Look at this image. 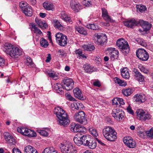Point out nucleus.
<instances>
[{"mask_svg":"<svg viewBox=\"0 0 153 153\" xmlns=\"http://www.w3.org/2000/svg\"><path fill=\"white\" fill-rule=\"evenodd\" d=\"M54 113L58 118L59 124L64 126H68L70 122L69 117L65 111L59 107L55 108Z\"/></svg>","mask_w":153,"mask_h":153,"instance_id":"1","label":"nucleus"},{"mask_svg":"<svg viewBox=\"0 0 153 153\" xmlns=\"http://www.w3.org/2000/svg\"><path fill=\"white\" fill-rule=\"evenodd\" d=\"M4 48L6 53L13 58L18 57L22 54V52L19 48L14 47L11 44L5 45Z\"/></svg>","mask_w":153,"mask_h":153,"instance_id":"2","label":"nucleus"},{"mask_svg":"<svg viewBox=\"0 0 153 153\" xmlns=\"http://www.w3.org/2000/svg\"><path fill=\"white\" fill-rule=\"evenodd\" d=\"M91 138V136L89 135H83L81 132H79L76 135L74 138V141L78 146H80L82 144L85 146Z\"/></svg>","mask_w":153,"mask_h":153,"instance_id":"3","label":"nucleus"},{"mask_svg":"<svg viewBox=\"0 0 153 153\" xmlns=\"http://www.w3.org/2000/svg\"><path fill=\"white\" fill-rule=\"evenodd\" d=\"M103 136L108 141H114L117 139L116 134L115 130L111 127L107 126L102 130Z\"/></svg>","mask_w":153,"mask_h":153,"instance_id":"4","label":"nucleus"},{"mask_svg":"<svg viewBox=\"0 0 153 153\" xmlns=\"http://www.w3.org/2000/svg\"><path fill=\"white\" fill-rule=\"evenodd\" d=\"M59 146L62 153H76V150L71 143H60Z\"/></svg>","mask_w":153,"mask_h":153,"instance_id":"5","label":"nucleus"},{"mask_svg":"<svg viewBox=\"0 0 153 153\" xmlns=\"http://www.w3.org/2000/svg\"><path fill=\"white\" fill-rule=\"evenodd\" d=\"M93 38L94 43L98 45H102L107 40L106 35L100 33L95 34Z\"/></svg>","mask_w":153,"mask_h":153,"instance_id":"6","label":"nucleus"},{"mask_svg":"<svg viewBox=\"0 0 153 153\" xmlns=\"http://www.w3.org/2000/svg\"><path fill=\"white\" fill-rule=\"evenodd\" d=\"M136 113L139 120L145 121L150 120L151 117V116L149 113L142 109L137 110Z\"/></svg>","mask_w":153,"mask_h":153,"instance_id":"7","label":"nucleus"},{"mask_svg":"<svg viewBox=\"0 0 153 153\" xmlns=\"http://www.w3.org/2000/svg\"><path fill=\"white\" fill-rule=\"evenodd\" d=\"M19 7L23 13L27 16H30L32 15V10L31 7L29 6L27 3L22 1L20 3Z\"/></svg>","mask_w":153,"mask_h":153,"instance_id":"8","label":"nucleus"},{"mask_svg":"<svg viewBox=\"0 0 153 153\" xmlns=\"http://www.w3.org/2000/svg\"><path fill=\"white\" fill-rule=\"evenodd\" d=\"M18 132L23 135L29 137H34L36 136V133L34 131L28 128L21 127H18L17 129Z\"/></svg>","mask_w":153,"mask_h":153,"instance_id":"9","label":"nucleus"},{"mask_svg":"<svg viewBox=\"0 0 153 153\" xmlns=\"http://www.w3.org/2000/svg\"><path fill=\"white\" fill-rule=\"evenodd\" d=\"M116 45L121 51L126 50V53L129 52V45L127 42L124 39L121 38L117 40L116 42Z\"/></svg>","mask_w":153,"mask_h":153,"instance_id":"10","label":"nucleus"},{"mask_svg":"<svg viewBox=\"0 0 153 153\" xmlns=\"http://www.w3.org/2000/svg\"><path fill=\"white\" fill-rule=\"evenodd\" d=\"M74 84L73 80L71 78H65L62 82V85L63 89L66 90H71L74 87Z\"/></svg>","mask_w":153,"mask_h":153,"instance_id":"11","label":"nucleus"},{"mask_svg":"<svg viewBox=\"0 0 153 153\" xmlns=\"http://www.w3.org/2000/svg\"><path fill=\"white\" fill-rule=\"evenodd\" d=\"M136 54L137 57L142 61H147L149 57V56L144 49L142 48H139L137 51Z\"/></svg>","mask_w":153,"mask_h":153,"instance_id":"12","label":"nucleus"},{"mask_svg":"<svg viewBox=\"0 0 153 153\" xmlns=\"http://www.w3.org/2000/svg\"><path fill=\"white\" fill-rule=\"evenodd\" d=\"M74 119L76 121L84 125L86 124L87 122L85 114L82 111L76 113L74 115Z\"/></svg>","mask_w":153,"mask_h":153,"instance_id":"13","label":"nucleus"},{"mask_svg":"<svg viewBox=\"0 0 153 153\" xmlns=\"http://www.w3.org/2000/svg\"><path fill=\"white\" fill-rule=\"evenodd\" d=\"M56 42L61 46H65L67 44V36L60 33H57L55 36Z\"/></svg>","mask_w":153,"mask_h":153,"instance_id":"14","label":"nucleus"},{"mask_svg":"<svg viewBox=\"0 0 153 153\" xmlns=\"http://www.w3.org/2000/svg\"><path fill=\"white\" fill-rule=\"evenodd\" d=\"M112 114V116L117 120L121 121L124 117L123 112L119 108L113 109Z\"/></svg>","mask_w":153,"mask_h":153,"instance_id":"15","label":"nucleus"},{"mask_svg":"<svg viewBox=\"0 0 153 153\" xmlns=\"http://www.w3.org/2000/svg\"><path fill=\"white\" fill-rule=\"evenodd\" d=\"M123 141L125 145L130 148H133L136 146L135 142L131 137H124Z\"/></svg>","mask_w":153,"mask_h":153,"instance_id":"16","label":"nucleus"},{"mask_svg":"<svg viewBox=\"0 0 153 153\" xmlns=\"http://www.w3.org/2000/svg\"><path fill=\"white\" fill-rule=\"evenodd\" d=\"M4 136L5 140L9 145L11 146L16 143L15 139L10 133L8 132H4Z\"/></svg>","mask_w":153,"mask_h":153,"instance_id":"17","label":"nucleus"},{"mask_svg":"<svg viewBox=\"0 0 153 153\" xmlns=\"http://www.w3.org/2000/svg\"><path fill=\"white\" fill-rule=\"evenodd\" d=\"M137 21L132 19L124 22L125 25L128 27L133 28V27L137 25Z\"/></svg>","mask_w":153,"mask_h":153,"instance_id":"18","label":"nucleus"},{"mask_svg":"<svg viewBox=\"0 0 153 153\" xmlns=\"http://www.w3.org/2000/svg\"><path fill=\"white\" fill-rule=\"evenodd\" d=\"M135 101L138 103L143 102L146 100L145 95L144 94H137L134 96Z\"/></svg>","mask_w":153,"mask_h":153,"instance_id":"19","label":"nucleus"},{"mask_svg":"<svg viewBox=\"0 0 153 153\" xmlns=\"http://www.w3.org/2000/svg\"><path fill=\"white\" fill-rule=\"evenodd\" d=\"M35 22L36 23L37 25L42 29H46L48 27L47 24L44 21H42L41 19H39L37 18L35 19Z\"/></svg>","mask_w":153,"mask_h":153,"instance_id":"20","label":"nucleus"},{"mask_svg":"<svg viewBox=\"0 0 153 153\" xmlns=\"http://www.w3.org/2000/svg\"><path fill=\"white\" fill-rule=\"evenodd\" d=\"M114 49V48H112L109 49V55L111 59L113 60H114L115 58L117 57L119 54L118 51L115 50Z\"/></svg>","mask_w":153,"mask_h":153,"instance_id":"21","label":"nucleus"},{"mask_svg":"<svg viewBox=\"0 0 153 153\" xmlns=\"http://www.w3.org/2000/svg\"><path fill=\"white\" fill-rule=\"evenodd\" d=\"M81 126L80 125L78 124H76L74 123H72L69 126V128L71 131L74 132H80V130L79 128Z\"/></svg>","mask_w":153,"mask_h":153,"instance_id":"22","label":"nucleus"},{"mask_svg":"<svg viewBox=\"0 0 153 153\" xmlns=\"http://www.w3.org/2000/svg\"><path fill=\"white\" fill-rule=\"evenodd\" d=\"M73 93L75 97L80 100H84V98L81 91L78 88H76L73 90Z\"/></svg>","mask_w":153,"mask_h":153,"instance_id":"23","label":"nucleus"},{"mask_svg":"<svg viewBox=\"0 0 153 153\" xmlns=\"http://www.w3.org/2000/svg\"><path fill=\"white\" fill-rule=\"evenodd\" d=\"M85 146H87L91 149H94L97 146L96 142L94 139L91 138Z\"/></svg>","mask_w":153,"mask_h":153,"instance_id":"24","label":"nucleus"},{"mask_svg":"<svg viewBox=\"0 0 153 153\" xmlns=\"http://www.w3.org/2000/svg\"><path fill=\"white\" fill-rule=\"evenodd\" d=\"M121 75L122 77L125 79H128L130 77L129 69L127 68H123L121 71Z\"/></svg>","mask_w":153,"mask_h":153,"instance_id":"25","label":"nucleus"},{"mask_svg":"<svg viewBox=\"0 0 153 153\" xmlns=\"http://www.w3.org/2000/svg\"><path fill=\"white\" fill-rule=\"evenodd\" d=\"M46 74L52 78L54 80H56L59 78V76L56 73L51 70H48L46 71Z\"/></svg>","mask_w":153,"mask_h":153,"instance_id":"26","label":"nucleus"},{"mask_svg":"<svg viewBox=\"0 0 153 153\" xmlns=\"http://www.w3.org/2000/svg\"><path fill=\"white\" fill-rule=\"evenodd\" d=\"M70 5L72 9L74 11L78 12L82 8V6L79 3L76 4V2L71 3Z\"/></svg>","mask_w":153,"mask_h":153,"instance_id":"27","label":"nucleus"},{"mask_svg":"<svg viewBox=\"0 0 153 153\" xmlns=\"http://www.w3.org/2000/svg\"><path fill=\"white\" fill-rule=\"evenodd\" d=\"M60 17L62 20L67 22L71 23L72 20L65 12H62L60 13Z\"/></svg>","mask_w":153,"mask_h":153,"instance_id":"28","label":"nucleus"},{"mask_svg":"<svg viewBox=\"0 0 153 153\" xmlns=\"http://www.w3.org/2000/svg\"><path fill=\"white\" fill-rule=\"evenodd\" d=\"M25 153H38L34 148L28 145L25 148Z\"/></svg>","mask_w":153,"mask_h":153,"instance_id":"29","label":"nucleus"},{"mask_svg":"<svg viewBox=\"0 0 153 153\" xmlns=\"http://www.w3.org/2000/svg\"><path fill=\"white\" fill-rule=\"evenodd\" d=\"M83 67L85 71L88 73H91L94 71L93 67L90 64H85L83 65Z\"/></svg>","mask_w":153,"mask_h":153,"instance_id":"30","label":"nucleus"},{"mask_svg":"<svg viewBox=\"0 0 153 153\" xmlns=\"http://www.w3.org/2000/svg\"><path fill=\"white\" fill-rule=\"evenodd\" d=\"M134 76L137 77L138 80L140 82H143L144 81V77L136 69H134Z\"/></svg>","mask_w":153,"mask_h":153,"instance_id":"31","label":"nucleus"},{"mask_svg":"<svg viewBox=\"0 0 153 153\" xmlns=\"http://www.w3.org/2000/svg\"><path fill=\"white\" fill-rule=\"evenodd\" d=\"M75 28L76 30L77 31L81 34H82L84 35H86L87 34V31L83 27L79 26H76L75 27Z\"/></svg>","mask_w":153,"mask_h":153,"instance_id":"32","label":"nucleus"},{"mask_svg":"<svg viewBox=\"0 0 153 153\" xmlns=\"http://www.w3.org/2000/svg\"><path fill=\"white\" fill-rule=\"evenodd\" d=\"M43 6L47 10H52L53 8V4L49 2H45L43 4Z\"/></svg>","mask_w":153,"mask_h":153,"instance_id":"33","label":"nucleus"},{"mask_svg":"<svg viewBox=\"0 0 153 153\" xmlns=\"http://www.w3.org/2000/svg\"><path fill=\"white\" fill-rule=\"evenodd\" d=\"M86 27L88 29L93 30H98L99 29V26L96 24H88Z\"/></svg>","mask_w":153,"mask_h":153,"instance_id":"34","label":"nucleus"},{"mask_svg":"<svg viewBox=\"0 0 153 153\" xmlns=\"http://www.w3.org/2000/svg\"><path fill=\"white\" fill-rule=\"evenodd\" d=\"M62 88V87H61L59 83L55 84L54 86V89L57 91V93H59L61 95L64 93Z\"/></svg>","mask_w":153,"mask_h":153,"instance_id":"35","label":"nucleus"},{"mask_svg":"<svg viewBox=\"0 0 153 153\" xmlns=\"http://www.w3.org/2000/svg\"><path fill=\"white\" fill-rule=\"evenodd\" d=\"M84 50L88 51H91L95 49L94 46L91 44H88L87 45H84L82 46Z\"/></svg>","mask_w":153,"mask_h":153,"instance_id":"36","label":"nucleus"},{"mask_svg":"<svg viewBox=\"0 0 153 153\" xmlns=\"http://www.w3.org/2000/svg\"><path fill=\"white\" fill-rule=\"evenodd\" d=\"M53 23L54 27L59 30H62L63 29V27L60 23L59 21L57 20H53Z\"/></svg>","mask_w":153,"mask_h":153,"instance_id":"37","label":"nucleus"},{"mask_svg":"<svg viewBox=\"0 0 153 153\" xmlns=\"http://www.w3.org/2000/svg\"><path fill=\"white\" fill-rule=\"evenodd\" d=\"M114 81L116 83L119 84L121 86H126L127 84L124 81L120 79L117 77H115L114 78Z\"/></svg>","mask_w":153,"mask_h":153,"instance_id":"38","label":"nucleus"},{"mask_svg":"<svg viewBox=\"0 0 153 153\" xmlns=\"http://www.w3.org/2000/svg\"><path fill=\"white\" fill-rule=\"evenodd\" d=\"M31 28L33 29V32L35 33H37L39 35L42 34V33L41 30L38 29L36 26V25L34 23H32L31 24Z\"/></svg>","mask_w":153,"mask_h":153,"instance_id":"39","label":"nucleus"},{"mask_svg":"<svg viewBox=\"0 0 153 153\" xmlns=\"http://www.w3.org/2000/svg\"><path fill=\"white\" fill-rule=\"evenodd\" d=\"M73 105L75 109L80 110H81L84 107V106L82 104L79 102H74Z\"/></svg>","mask_w":153,"mask_h":153,"instance_id":"40","label":"nucleus"},{"mask_svg":"<svg viewBox=\"0 0 153 153\" xmlns=\"http://www.w3.org/2000/svg\"><path fill=\"white\" fill-rule=\"evenodd\" d=\"M55 149L53 147H48L45 148L44 150L43 153H55Z\"/></svg>","mask_w":153,"mask_h":153,"instance_id":"41","label":"nucleus"},{"mask_svg":"<svg viewBox=\"0 0 153 153\" xmlns=\"http://www.w3.org/2000/svg\"><path fill=\"white\" fill-rule=\"evenodd\" d=\"M25 62L27 65H30L32 67L34 66V64L33 62L32 59L29 56H27L26 58Z\"/></svg>","mask_w":153,"mask_h":153,"instance_id":"42","label":"nucleus"},{"mask_svg":"<svg viewBox=\"0 0 153 153\" xmlns=\"http://www.w3.org/2000/svg\"><path fill=\"white\" fill-rule=\"evenodd\" d=\"M151 25L148 22H146L145 24L143 25L142 27L143 30L146 31L149 30L151 27Z\"/></svg>","mask_w":153,"mask_h":153,"instance_id":"43","label":"nucleus"},{"mask_svg":"<svg viewBox=\"0 0 153 153\" xmlns=\"http://www.w3.org/2000/svg\"><path fill=\"white\" fill-rule=\"evenodd\" d=\"M122 92L124 95L127 96L130 95L132 93V91L131 88H127L123 89Z\"/></svg>","mask_w":153,"mask_h":153,"instance_id":"44","label":"nucleus"},{"mask_svg":"<svg viewBox=\"0 0 153 153\" xmlns=\"http://www.w3.org/2000/svg\"><path fill=\"white\" fill-rule=\"evenodd\" d=\"M40 44L42 47L45 48L47 47L48 45L47 41L44 38L41 39L40 41Z\"/></svg>","mask_w":153,"mask_h":153,"instance_id":"45","label":"nucleus"},{"mask_svg":"<svg viewBox=\"0 0 153 153\" xmlns=\"http://www.w3.org/2000/svg\"><path fill=\"white\" fill-rule=\"evenodd\" d=\"M136 7L137 8V10L141 12L144 11L146 9V7L144 5H137Z\"/></svg>","mask_w":153,"mask_h":153,"instance_id":"46","label":"nucleus"},{"mask_svg":"<svg viewBox=\"0 0 153 153\" xmlns=\"http://www.w3.org/2000/svg\"><path fill=\"white\" fill-rule=\"evenodd\" d=\"M102 16L105 20L108 22H114V20L111 19L110 16H109L108 14L104 15Z\"/></svg>","mask_w":153,"mask_h":153,"instance_id":"47","label":"nucleus"},{"mask_svg":"<svg viewBox=\"0 0 153 153\" xmlns=\"http://www.w3.org/2000/svg\"><path fill=\"white\" fill-rule=\"evenodd\" d=\"M89 130L90 133L93 136L97 137L98 135V134L96 129L93 128H91L89 129Z\"/></svg>","mask_w":153,"mask_h":153,"instance_id":"48","label":"nucleus"},{"mask_svg":"<svg viewBox=\"0 0 153 153\" xmlns=\"http://www.w3.org/2000/svg\"><path fill=\"white\" fill-rule=\"evenodd\" d=\"M138 68L141 72H143L146 74H147L149 72V70L146 68L143 65H139Z\"/></svg>","mask_w":153,"mask_h":153,"instance_id":"49","label":"nucleus"},{"mask_svg":"<svg viewBox=\"0 0 153 153\" xmlns=\"http://www.w3.org/2000/svg\"><path fill=\"white\" fill-rule=\"evenodd\" d=\"M38 132L39 134L43 136L47 137L48 135V133L47 131L44 130H38Z\"/></svg>","mask_w":153,"mask_h":153,"instance_id":"50","label":"nucleus"},{"mask_svg":"<svg viewBox=\"0 0 153 153\" xmlns=\"http://www.w3.org/2000/svg\"><path fill=\"white\" fill-rule=\"evenodd\" d=\"M82 3L86 7H89L92 5L91 0H84Z\"/></svg>","mask_w":153,"mask_h":153,"instance_id":"51","label":"nucleus"},{"mask_svg":"<svg viewBox=\"0 0 153 153\" xmlns=\"http://www.w3.org/2000/svg\"><path fill=\"white\" fill-rule=\"evenodd\" d=\"M146 135L150 138H153V127L149 131L146 132Z\"/></svg>","mask_w":153,"mask_h":153,"instance_id":"52","label":"nucleus"},{"mask_svg":"<svg viewBox=\"0 0 153 153\" xmlns=\"http://www.w3.org/2000/svg\"><path fill=\"white\" fill-rule=\"evenodd\" d=\"M65 95L66 99L70 101H74L75 100L71 94L68 93L66 94Z\"/></svg>","mask_w":153,"mask_h":153,"instance_id":"53","label":"nucleus"},{"mask_svg":"<svg viewBox=\"0 0 153 153\" xmlns=\"http://www.w3.org/2000/svg\"><path fill=\"white\" fill-rule=\"evenodd\" d=\"M112 103L113 105H115L116 107L119 106L118 102V98H116L112 100Z\"/></svg>","mask_w":153,"mask_h":153,"instance_id":"54","label":"nucleus"},{"mask_svg":"<svg viewBox=\"0 0 153 153\" xmlns=\"http://www.w3.org/2000/svg\"><path fill=\"white\" fill-rule=\"evenodd\" d=\"M127 111L129 114L133 115L134 113L133 110L131 108L130 105L128 106L126 109Z\"/></svg>","mask_w":153,"mask_h":153,"instance_id":"55","label":"nucleus"},{"mask_svg":"<svg viewBox=\"0 0 153 153\" xmlns=\"http://www.w3.org/2000/svg\"><path fill=\"white\" fill-rule=\"evenodd\" d=\"M136 20L137 22V25H141L142 27L143 26V25H144L145 22H147L144 21L142 20H139V21L138 20Z\"/></svg>","mask_w":153,"mask_h":153,"instance_id":"56","label":"nucleus"},{"mask_svg":"<svg viewBox=\"0 0 153 153\" xmlns=\"http://www.w3.org/2000/svg\"><path fill=\"white\" fill-rule=\"evenodd\" d=\"M118 104H120V105H123L125 104L122 98H118Z\"/></svg>","mask_w":153,"mask_h":153,"instance_id":"57","label":"nucleus"},{"mask_svg":"<svg viewBox=\"0 0 153 153\" xmlns=\"http://www.w3.org/2000/svg\"><path fill=\"white\" fill-rule=\"evenodd\" d=\"M12 153H21V152L18 149L14 148L12 149Z\"/></svg>","mask_w":153,"mask_h":153,"instance_id":"58","label":"nucleus"},{"mask_svg":"<svg viewBox=\"0 0 153 153\" xmlns=\"http://www.w3.org/2000/svg\"><path fill=\"white\" fill-rule=\"evenodd\" d=\"M58 53L59 54V55L61 56H64L65 53H64V51L63 50H59L57 51Z\"/></svg>","mask_w":153,"mask_h":153,"instance_id":"59","label":"nucleus"},{"mask_svg":"<svg viewBox=\"0 0 153 153\" xmlns=\"http://www.w3.org/2000/svg\"><path fill=\"white\" fill-rule=\"evenodd\" d=\"M102 16H104V15H106L108 14L106 10L104 8H102Z\"/></svg>","mask_w":153,"mask_h":153,"instance_id":"60","label":"nucleus"},{"mask_svg":"<svg viewBox=\"0 0 153 153\" xmlns=\"http://www.w3.org/2000/svg\"><path fill=\"white\" fill-rule=\"evenodd\" d=\"M5 60L4 59L0 57V66H3L4 65Z\"/></svg>","mask_w":153,"mask_h":153,"instance_id":"61","label":"nucleus"},{"mask_svg":"<svg viewBox=\"0 0 153 153\" xmlns=\"http://www.w3.org/2000/svg\"><path fill=\"white\" fill-rule=\"evenodd\" d=\"M140 44L141 45L143 46H145L147 45V44L145 40L143 39L140 40Z\"/></svg>","mask_w":153,"mask_h":153,"instance_id":"62","label":"nucleus"},{"mask_svg":"<svg viewBox=\"0 0 153 153\" xmlns=\"http://www.w3.org/2000/svg\"><path fill=\"white\" fill-rule=\"evenodd\" d=\"M93 85L97 87H100L101 85L100 82L98 81H97L94 82Z\"/></svg>","mask_w":153,"mask_h":153,"instance_id":"63","label":"nucleus"},{"mask_svg":"<svg viewBox=\"0 0 153 153\" xmlns=\"http://www.w3.org/2000/svg\"><path fill=\"white\" fill-rule=\"evenodd\" d=\"M76 54H78L79 56H80V55L82 54V52L79 50H76Z\"/></svg>","mask_w":153,"mask_h":153,"instance_id":"64","label":"nucleus"}]
</instances>
